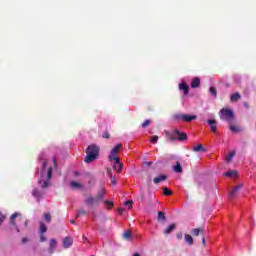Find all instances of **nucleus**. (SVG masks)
<instances>
[{
    "mask_svg": "<svg viewBox=\"0 0 256 256\" xmlns=\"http://www.w3.org/2000/svg\"><path fill=\"white\" fill-rule=\"evenodd\" d=\"M111 185H117V179L115 178V176H111Z\"/></svg>",
    "mask_w": 256,
    "mask_h": 256,
    "instance_id": "nucleus-42",
    "label": "nucleus"
},
{
    "mask_svg": "<svg viewBox=\"0 0 256 256\" xmlns=\"http://www.w3.org/2000/svg\"><path fill=\"white\" fill-rule=\"evenodd\" d=\"M70 187H72V189H80L81 183L72 181V182L70 183Z\"/></svg>",
    "mask_w": 256,
    "mask_h": 256,
    "instance_id": "nucleus-31",
    "label": "nucleus"
},
{
    "mask_svg": "<svg viewBox=\"0 0 256 256\" xmlns=\"http://www.w3.org/2000/svg\"><path fill=\"white\" fill-rule=\"evenodd\" d=\"M123 150V144H116L110 151L109 159L115 163H119V151Z\"/></svg>",
    "mask_w": 256,
    "mask_h": 256,
    "instance_id": "nucleus-6",
    "label": "nucleus"
},
{
    "mask_svg": "<svg viewBox=\"0 0 256 256\" xmlns=\"http://www.w3.org/2000/svg\"><path fill=\"white\" fill-rule=\"evenodd\" d=\"M133 256H141L139 253H135L133 254Z\"/></svg>",
    "mask_w": 256,
    "mask_h": 256,
    "instance_id": "nucleus-53",
    "label": "nucleus"
},
{
    "mask_svg": "<svg viewBox=\"0 0 256 256\" xmlns=\"http://www.w3.org/2000/svg\"><path fill=\"white\" fill-rule=\"evenodd\" d=\"M185 241L188 243V245H193V236L185 234Z\"/></svg>",
    "mask_w": 256,
    "mask_h": 256,
    "instance_id": "nucleus-26",
    "label": "nucleus"
},
{
    "mask_svg": "<svg viewBox=\"0 0 256 256\" xmlns=\"http://www.w3.org/2000/svg\"><path fill=\"white\" fill-rule=\"evenodd\" d=\"M173 171L175 173H183V167L181 166V162H176V165L173 166Z\"/></svg>",
    "mask_w": 256,
    "mask_h": 256,
    "instance_id": "nucleus-21",
    "label": "nucleus"
},
{
    "mask_svg": "<svg viewBox=\"0 0 256 256\" xmlns=\"http://www.w3.org/2000/svg\"><path fill=\"white\" fill-rule=\"evenodd\" d=\"M43 219L46 221V223H51V214L50 213H44Z\"/></svg>",
    "mask_w": 256,
    "mask_h": 256,
    "instance_id": "nucleus-34",
    "label": "nucleus"
},
{
    "mask_svg": "<svg viewBox=\"0 0 256 256\" xmlns=\"http://www.w3.org/2000/svg\"><path fill=\"white\" fill-rule=\"evenodd\" d=\"M104 205H106L107 209H113V207H115V204L113 203V201H109V200L104 201Z\"/></svg>",
    "mask_w": 256,
    "mask_h": 256,
    "instance_id": "nucleus-28",
    "label": "nucleus"
},
{
    "mask_svg": "<svg viewBox=\"0 0 256 256\" xmlns=\"http://www.w3.org/2000/svg\"><path fill=\"white\" fill-rule=\"evenodd\" d=\"M124 205L127 207L128 209H131L133 207V201L132 200H127L126 202H124Z\"/></svg>",
    "mask_w": 256,
    "mask_h": 256,
    "instance_id": "nucleus-37",
    "label": "nucleus"
},
{
    "mask_svg": "<svg viewBox=\"0 0 256 256\" xmlns=\"http://www.w3.org/2000/svg\"><path fill=\"white\" fill-rule=\"evenodd\" d=\"M99 146L92 144L86 148L85 163H93L99 157Z\"/></svg>",
    "mask_w": 256,
    "mask_h": 256,
    "instance_id": "nucleus-3",
    "label": "nucleus"
},
{
    "mask_svg": "<svg viewBox=\"0 0 256 256\" xmlns=\"http://www.w3.org/2000/svg\"><path fill=\"white\" fill-rule=\"evenodd\" d=\"M103 197H105V189L101 188L97 195H96V198L97 200L101 203V201H103Z\"/></svg>",
    "mask_w": 256,
    "mask_h": 256,
    "instance_id": "nucleus-22",
    "label": "nucleus"
},
{
    "mask_svg": "<svg viewBox=\"0 0 256 256\" xmlns=\"http://www.w3.org/2000/svg\"><path fill=\"white\" fill-rule=\"evenodd\" d=\"M40 233L42 234L47 233V226L43 222H40Z\"/></svg>",
    "mask_w": 256,
    "mask_h": 256,
    "instance_id": "nucleus-32",
    "label": "nucleus"
},
{
    "mask_svg": "<svg viewBox=\"0 0 256 256\" xmlns=\"http://www.w3.org/2000/svg\"><path fill=\"white\" fill-rule=\"evenodd\" d=\"M153 181H154L155 185H159V183H161L163 181H167V175L160 174L158 177L154 178Z\"/></svg>",
    "mask_w": 256,
    "mask_h": 256,
    "instance_id": "nucleus-14",
    "label": "nucleus"
},
{
    "mask_svg": "<svg viewBox=\"0 0 256 256\" xmlns=\"http://www.w3.org/2000/svg\"><path fill=\"white\" fill-rule=\"evenodd\" d=\"M201 85V79L199 77L193 78V89H197V87H200Z\"/></svg>",
    "mask_w": 256,
    "mask_h": 256,
    "instance_id": "nucleus-24",
    "label": "nucleus"
},
{
    "mask_svg": "<svg viewBox=\"0 0 256 256\" xmlns=\"http://www.w3.org/2000/svg\"><path fill=\"white\" fill-rule=\"evenodd\" d=\"M241 189H243V184H238L235 186L234 189L229 193V199H233V197H235V195H237Z\"/></svg>",
    "mask_w": 256,
    "mask_h": 256,
    "instance_id": "nucleus-9",
    "label": "nucleus"
},
{
    "mask_svg": "<svg viewBox=\"0 0 256 256\" xmlns=\"http://www.w3.org/2000/svg\"><path fill=\"white\" fill-rule=\"evenodd\" d=\"M233 157H235V151L230 152V154L226 156V163H231Z\"/></svg>",
    "mask_w": 256,
    "mask_h": 256,
    "instance_id": "nucleus-27",
    "label": "nucleus"
},
{
    "mask_svg": "<svg viewBox=\"0 0 256 256\" xmlns=\"http://www.w3.org/2000/svg\"><path fill=\"white\" fill-rule=\"evenodd\" d=\"M166 139L168 141H185L187 139V133H181L179 130H175L174 132H166Z\"/></svg>",
    "mask_w": 256,
    "mask_h": 256,
    "instance_id": "nucleus-4",
    "label": "nucleus"
},
{
    "mask_svg": "<svg viewBox=\"0 0 256 256\" xmlns=\"http://www.w3.org/2000/svg\"><path fill=\"white\" fill-rule=\"evenodd\" d=\"M219 115L222 121H227L228 123L235 119V112L229 108H222Z\"/></svg>",
    "mask_w": 256,
    "mask_h": 256,
    "instance_id": "nucleus-5",
    "label": "nucleus"
},
{
    "mask_svg": "<svg viewBox=\"0 0 256 256\" xmlns=\"http://www.w3.org/2000/svg\"><path fill=\"white\" fill-rule=\"evenodd\" d=\"M102 137H103V139H111V134H109L108 131H105V132L102 134Z\"/></svg>",
    "mask_w": 256,
    "mask_h": 256,
    "instance_id": "nucleus-39",
    "label": "nucleus"
},
{
    "mask_svg": "<svg viewBox=\"0 0 256 256\" xmlns=\"http://www.w3.org/2000/svg\"><path fill=\"white\" fill-rule=\"evenodd\" d=\"M146 164L148 165V167H151V165H153V162H146Z\"/></svg>",
    "mask_w": 256,
    "mask_h": 256,
    "instance_id": "nucleus-50",
    "label": "nucleus"
},
{
    "mask_svg": "<svg viewBox=\"0 0 256 256\" xmlns=\"http://www.w3.org/2000/svg\"><path fill=\"white\" fill-rule=\"evenodd\" d=\"M82 239H83L84 241H87V237H86L85 235L82 236Z\"/></svg>",
    "mask_w": 256,
    "mask_h": 256,
    "instance_id": "nucleus-51",
    "label": "nucleus"
},
{
    "mask_svg": "<svg viewBox=\"0 0 256 256\" xmlns=\"http://www.w3.org/2000/svg\"><path fill=\"white\" fill-rule=\"evenodd\" d=\"M85 205H87L88 207H93L99 205V201L97 200L96 197L93 196H87L86 199L84 200Z\"/></svg>",
    "mask_w": 256,
    "mask_h": 256,
    "instance_id": "nucleus-8",
    "label": "nucleus"
},
{
    "mask_svg": "<svg viewBox=\"0 0 256 256\" xmlns=\"http://www.w3.org/2000/svg\"><path fill=\"white\" fill-rule=\"evenodd\" d=\"M180 91H183L184 95H189V85H187L185 82H182L179 84Z\"/></svg>",
    "mask_w": 256,
    "mask_h": 256,
    "instance_id": "nucleus-15",
    "label": "nucleus"
},
{
    "mask_svg": "<svg viewBox=\"0 0 256 256\" xmlns=\"http://www.w3.org/2000/svg\"><path fill=\"white\" fill-rule=\"evenodd\" d=\"M241 99V94L239 92H235L230 96V102L231 103H237Z\"/></svg>",
    "mask_w": 256,
    "mask_h": 256,
    "instance_id": "nucleus-19",
    "label": "nucleus"
},
{
    "mask_svg": "<svg viewBox=\"0 0 256 256\" xmlns=\"http://www.w3.org/2000/svg\"><path fill=\"white\" fill-rule=\"evenodd\" d=\"M224 175H225V177H237V171H235V170L228 171Z\"/></svg>",
    "mask_w": 256,
    "mask_h": 256,
    "instance_id": "nucleus-30",
    "label": "nucleus"
},
{
    "mask_svg": "<svg viewBox=\"0 0 256 256\" xmlns=\"http://www.w3.org/2000/svg\"><path fill=\"white\" fill-rule=\"evenodd\" d=\"M230 131H232V133H240L241 128H239V126L230 125Z\"/></svg>",
    "mask_w": 256,
    "mask_h": 256,
    "instance_id": "nucleus-29",
    "label": "nucleus"
},
{
    "mask_svg": "<svg viewBox=\"0 0 256 256\" xmlns=\"http://www.w3.org/2000/svg\"><path fill=\"white\" fill-rule=\"evenodd\" d=\"M190 87H193V82L190 83Z\"/></svg>",
    "mask_w": 256,
    "mask_h": 256,
    "instance_id": "nucleus-55",
    "label": "nucleus"
},
{
    "mask_svg": "<svg viewBox=\"0 0 256 256\" xmlns=\"http://www.w3.org/2000/svg\"><path fill=\"white\" fill-rule=\"evenodd\" d=\"M53 163H54V167H57V158L54 157Z\"/></svg>",
    "mask_w": 256,
    "mask_h": 256,
    "instance_id": "nucleus-47",
    "label": "nucleus"
},
{
    "mask_svg": "<svg viewBox=\"0 0 256 256\" xmlns=\"http://www.w3.org/2000/svg\"><path fill=\"white\" fill-rule=\"evenodd\" d=\"M3 221H5V216L0 213V225H3Z\"/></svg>",
    "mask_w": 256,
    "mask_h": 256,
    "instance_id": "nucleus-44",
    "label": "nucleus"
},
{
    "mask_svg": "<svg viewBox=\"0 0 256 256\" xmlns=\"http://www.w3.org/2000/svg\"><path fill=\"white\" fill-rule=\"evenodd\" d=\"M195 119H197V116H193V120L195 121Z\"/></svg>",
    "mask_w": 256,
    "mask_h": 256,
    "instance_id": "nucleus-54",
    "label": "nucleus"
},
{
    "mask_svg": "<svg viewBox=\"0 0 256 256\" xmlns=\"http://www.w3.org/2000/svg\"><path fill=\"white\" fill-rule=\"evenodd\" d=\"M47 169V162L44 161L42 164V170H41V179L38 181L39 185H41L42 189H47L49 187V184L51 183V179L53 177V168L49 167L47 171L46 179H43V173Z\"/></svg>",
    "mask_w": 256,
    "mask_h": 256,
    "instance_id": "nucleus-2",
    "label": "nucleus"
},
{
    "mask_svg": "<svg viewBox=\"0 0 256 256\" xmlns=\"http://www.w3.org/2000/svg\"><path fill=\"white\" fill-rule=\"evenodd\" d=\"M177 227L176 224H171L164 230V235H169V233H172V231H175V228Z\"/></svg>",
    "mask_w": 256,
    "mask_h": 256,
    "instance_id": "nucleus-23",
    "label": "nucleus"
},
{
    "mask_svg": "<svg viewBox=\"0 0 256 256\" xmlns=\"http://www.w3.org/2000/svg\"><path fill=\"white\" fill-rule=\"evenodd\" d=\"M122 238L125 241H133V233H131V230H126L124 231V233L122 234Z\"/></svg>",
    "mask_w": 256,
    "mask_h": 256,
    "instance_id": "nucleus-13",
    "label": "nucleus"
},
{
    "mask_svg": "<svg viewBox=\"0 0 256 256\" xmlns=\"http://www.w3.org/2000/svg\"><path fill=\"white\" fill-rule=\"evenodd\" d=\"M86 214H87V210H85V209H80V210H78L77 213H76V219H79V217H80L81 215H86Z\"/></svg>",
    "mask_w": 256,
    "mask_h": 256,
    "instance_id": "nucleus-33",
    "label": "nucleus"
},
{
    "mask_svg": "<svg viewBox=\"0 0 256 256\" xmlns=\"http://www.w3.org/2000/svg\"><path fill=\"white\" fill-rule=\"evenodd\" d=\"M113 169L117 171V173H120L123 171V163H121V160L119 159V162L114 161Z\"/></svg>",
    "mask_w": 256,
    "mask_h": 256,
    "instance_id": "nucleus-16",
    "label": "nucleus"
},
{
    "mask_svg": "<svg viewBox=\"0 0 256 256\" xmlns=\"http://www.w3.org/2000/svg\"><path fill=\"white\" fill-rule=\"evenodd\" d=\"M27 241H29V239H27L26 237L22 238V243H27Z\"/></svg>",
    "mask_w": 256,
    "mask_h": 256,
    "instance_id": "nucleus-48",
    "label": "nucleus"
},
{
    "mask_svg": "<svg viewBox=\"0 0 256 256\" xmlns=\"http://www.w3.org/2000/svg\"><path fill=\"white\" fill-rule=\"evenodd\" d=\"M107 175H108V177H113V169H111V168H108L107 169Z\"/></svg>",
    "mask_w": 256,
    "mask_h": 256,
    "instance_id": "nucleus-41",
    "label": "nucleus"
},
{
    "mask_svg": "<svg viewBox=\"0 0 256 256\" xmlns=\"http://www.w3.org/2000/svg\"><path fill=\"white\" fill-rule=\"evenodd\" d=\"M209 91L211 95H213L214 97H217V89L215 87H210Z\"/></svg>",
    "mask_w": 256,
    "mask_h": 256,
    "instance_id": "nucleus-38",
    "label": "nucleus"
},
{
    "mask_svg": "<svg viewBox=\"0 0 256 256\" xmlns=\"http://www.w3.org/2000/svg\"><path fill=\"white\" fill-rule=\"evenodd\" d=\"M209 127L211 128L212 133H217V120L209 119L207 120Z\"/></svg>",
    "mask_w": 256,
    "mask_h": 256,
    "instance_id": "nucleus-12",
    "label": "nucleus"
},
{
    "mask_svg": "<svg viewBox=\"0 0 256 256\" xmlns=\"http://www.w3.org/2000/svg\"><path fill=\"white\" fill-rule=\"evenodd\" d=\"M177 239H183V233L176 234Z\"/></svg>",
    "mask_w": 256,
    "mask_h": 256,
    "instance_id": "nucleus-46",
    "label": "nucleus"
},
{
    "mask_svg": "<svg viewBox=\"0 0 256 256\" xmlns=\"http://www.w3.org/2000/svg\"><path fill=\"white\" fill-rule=\"evenodd\" d=\"M157 141H159V136L157 135L152 136L151 143H157Z\"/></svg>",
    "mask_w": 256,
    "mask_h": 256,
    "instance_id": "nucleus-40",
    "label": "nucleus"
},
{
    "mask_svg": "<svg viewBox=\"0 0 256 256\" xmlns=\"http://www.w3.org/2000/svg\"><path fill=\"white\" fill-rule=\"evenodd\" d=\"M70 223H71L72 225H75V220H71Z\"/></svg>",
    "mask_w": 256,
    "mask_h": 256,
    "instance_id": "nucleus-52",
    "label": "nucleus"
},
{
    "mask_svg": "<svg viewBox=\"0 0 256 256\" xmlns=\"http://www.w3.org/2000/svg\"><path fill=\"white\" fill-rule=\"evenodd\" d=\"M163 194L166 196L173 195V191L169 190V188H167V187H164Z\"/></svg>",
    "mask_w": 256,
    "mask_h": 256,
    "instance_id": "nucleus-35",
    "label": "nucleus"
},
{
    "mask_svg": "<svg viewBox=\"0 0 256 256\" xmlns=\"http://www.w3.org/2000/svg\"><path fill=\"white\" fill-rule=\"evenodd\" d=\"M72 246H73V238H71L69 236H66L63 239V247H64V249H69V247H72Z\"/></svg>",
    "mask_w": 256,
    "mask_h": 256,
    "instance_id": "nucleus-10",
    "label": "nucleus"
},
{
    "mask_svg": "<svg viewBox=\"0 0 256 256\" xmlns=\"http://www.w3.org/2000/svg\"><path fill=\"white\" fill-rule=\"evenodd\" d=\"M149 125H151V120L146 119V120L142 123V128L145 129V127H149Z\"/></svg>",
    "mask_w": 256,
    "mask_h": 256,
    "instance_id": "nucleus-36",
    "label": "nucleus"
},
{
    "mask_svg": "<svg viewBox=\"0 0 256 256\" xmlns=\"http://www.w3.org/2000/svg\"><path fill=\"white\" fill-rule=\"evenodd\" d=\"M193 243L194 245H200L202 249H205V226L193 229Z\"/></svg>",
    "mask_w": 256,
    "mask_h": 256,
    "instance_id": "nucleus-1",
    "label": "nucleus"
},
{
    "mask_svg": "<svg viewBox=\"0 0 256 256\" xmlns=\"http://www.w3.org/2000/svg\"><path fill=\"white\" fill-rule=\"evenodd\" d=\"M125 209L124 208H118L119 215H123Z\"/></svg>",
    "mask_w": 256,
    "mask_h": 256,
    "instance_id": "nucleus-45",
    "label": "nucleus"
},
{
    "mask_svg": "<svg viewBox=\"0 0 256 256\" xmlns=\"http://www.w3.org/2000/svg\"><path fill=\"white\" fill-rule=\"evenodd\" d=\"M40 241H41V243L47 241V238H45V234L40 233Z\"/></svg>",
    "mask_w": 256,
    "mask_h": 256,
    "instance_id": "nucleus-43",
    "label": "nucleus"
},
{
    "mask_svg": "<svg viewBox=\"0 0 256 256\" xmlns=\"http://www.w3.org/2000/svg\"><path fill=\"white\" fill-rule=\"evenodd\" d=\"M173 121H176L177 123H180V121H183L184 123H191L193 121V115H187V114H174L172 116Z\"/></svg>",
    "mask_w": 256,
    "mask_h": 256,
    "instance_id": "nucleus-7",
    "label": "nucleus"
},
{
    "mask_svg": "<svg viewBox=\"0 0 256 256\" xmlns=\"http://www.w3.org/2000/svg\"><path fill=\"white\" fill-rule=\"evenodd\" d=\"M32 195H33V197H35L37 199V201H40L41 197H43V192L40 191L39 189L35 188L32 191Z\"/></svg>",
    "mask_w": 256,
    "mask_h": 256,
    "instance_id": "nucleus-18",
    "label": "nucleus"
},
{
    "mask_svg": "<svg viewBox=\"0 0 256 256\" xmlns=\"http://www.w3.org/2000/svg\"><path fill=\"white\" fill-rule=\"evenodd\" d=\"M243 105H244V107H246V109H249V103L244 102Z\"/></svg>",
    "mask_w": 256,
    "mask_h": 256,
    "instance_id": "nucleus-49",
    "label": "nucleus"
},
{
    "mask_svg": "<svg viewBox=\"0 0 256 256\" xmlns=\"http://www.w3.org/2000/svg\"><path fill=\"white\" fill-rule=\"evenodd\" d=\"M57 248V240L55 238H52L50 240L49 249L48 252L51 254L55 253V249Z\"/></svg>",
    "mask_w": 256,
    "mask_h": 256,
    "instance_id": "nucleus-11",
    "label": "nucleus"
},
{
    "mask_svg": "<svg viewBox=\"0 0 256 256\" xmlns=\"http://www.w3.org/2000/svg\"><path fill=\"white\" fill-rule=\"evenodd\" d=\"M193 151L195 153H199V152L205 153V151H207V150L205 149V147H203V144H196V146H194V148H193Z\"/></svg>",
    "mask_w": 256,
    "mask_h": 256,
    "instance_id": "nucleus-20",
    "label": "nucleus"
},
{
    "mask_svg": "<svg viewBox=\"0 0 256 256\" xmlns=\"http://www.w3.org/2000/svg\"><path fill=\"white\" fill-rule=\"evenodd\" d=\"M157 221H167V217L165 216V212L159 211Z\"/></svg>",
    "mask_w": 256,
    "mask_h": 256,
    "instance_id": "nucleus-25",
    "label": "nucleus"
},
{
    "mask_svg": "<svg viewBox=\"0 0 256 256\" xmlns=\"http://www.w3.org/2000/svg\"><path fill=\"white\" fill-rule=\"evenodd\" d=\"M19 217V213H14L10 217V223L16 228L17 233H19V228L17 227V224L15 223V219Z\"/></svg>",
    "mask_w": 256,
    "mask_h": 256,
    "instance_id": "nucleus-17",
    "label": "nucleus"
}]
</instances>
